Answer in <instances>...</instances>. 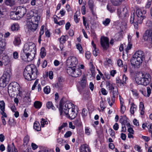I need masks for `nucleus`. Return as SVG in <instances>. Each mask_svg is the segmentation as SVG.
<instances>
[{
  "mask_svg": "<svg viewBox=\"0 0 152 152\" xmlns=\"http://www.w3.org/2000/svg\"><path fill=\"white\" fill-rule=\"evenodd\" d=\"M77 58L75 56L69 57L66 61V64L69 66L67 72L71 76L76 77L81 74V71L79 69Z\"/></svg>",
  "mask_w": 152,
  "mask_h": 152,
  "instance_id": "f257e3e1",
  "label": "nucleus"
},
{
  "mask_svg": "<svg viewBox=\"0 0 152 152\" xmlns=\"http://www.w3.org/2000/svg\"><path fill=\"white\" fill-rule=\"evenodd\" d=\"M63 100L61 99L60 102L59 110L60 115L65 114L67 117L69 116L71 118H75L76 113L75 111L73 105L68 101L63 104Z\"/></svg>",
  "mask_w": 152,
  "mask_h": 152,
  "instance_id": "f03ea898",
  "label": "nucleus"
},
{
  "mask_svg": "<svg viewBox=\"0 0 152 152\" xmlns=\"http://www.w3.org/2000/svg\"><path fill=\"white\" fill-rule=\"evenodd\" d=\"M23 75L25 79L28 80H34L37 77V69L33 64L28 65L24 69Z\"/></svg>",
  "mask_w": 152,
  "mask_h": 152,
  "instance_id": "7ed1b4c3",
  "label": "nucleus"
},
{
  "mask_svg": "<svg viewBox=\"0 0 152 152\" xmlns=\"http://www.w3.org/2000/svg\"><path fill=\"white\" fill-rule=\"evenodd\" d=\"M136 83L138 85L146 86L151 81V76L148 73H139L137 74L135 77Z\"/></svg>",
  "mask_w": 152,
  "mask_h": 152,
  "instance_id": "20e7f679",
  "label": "nucleus"
},
{
  "mask_svg": "<svg viewBox=\"0 0 152 152\" xmlns=\"http://www.w3.org/2000/svg\"><path fill=\"white\" fill-rule=\"evenodd\" d=\"M20 90V86L17 82H14L9 85L8 87V91L9 95L12 96L14 97L16 92L19 91Z\"/></svg>",
  "mask_w": 152,
  "mask_h": 152,
  "instance_id": "39448f33",
  "label": "nucleus"
},
{
  "mask_svg": "<svg viewBox=\"0 0 152 152\" xmlns=\"http://www.w3.org/2000/svg\"><path fill=\"white\" fill-rule=\"evenodd\" d=\"M36 53L21 51L20 57L25 61L29 62L32 61L34 58Z\"/></svg>",
  "mask_w": 152,
  "mask_h": 152,
  "instance_id": "423d86ee",
  "label": "nucleus"
},
{
  "mask_svg": "<svg viewBox=\"0 0 152 152\" xmlns=\"http://www.w3.org/2000/svg\"><path fill=\"white\" fill-rule=\"evenodd\" d=\"M36 48L35 44L32 42H28L25 43L21 51L36 53Z\"/></svg>",
  "mask_w": 152,
  "mask_h": 152,
  "instance_id": "0eeeda50",
  "label": "nucleus"
},
{
  "mask_svg": "<svg viewBox=\"0 0 152 152\" xmlns=\"http://www.w3.org/2000/svg\"><path fill=\"white\" fill-rule=\"evenodd\" d=\"M10 78V75L8 72L4 73L0 78V86L5 87L8 83Z\"/></svg>",
  "mask_w": 152,
  "mask_h": 152,
  "instance_id": "6e6552de",
  "label": "nucleus"
},
{
  "mask_svg": "<svg viewBox=\"0 0 152 152\" xmlns=\"http://www.w3.org/2000/svg\"><path fill=\"white\" fill-rule=\"evenodd\" d=\"M26 26L28 31L34 32L37 29L38 25L37 23H34L31 22L30 19H28L27 21Z\"/></svg>",
  "mask_w": 152,
  "mask_h": 152,
  "instance_id": "1a4fd4ad",
  "label": "nucleus"
},
{
  "mask_svg": "<svg viewBox=\"0 0 152 152\" xmlns=\"http://www.w3.org/2000/svg\"><path fill=\"white\" fill-rule=\"evenodd\" d=\"M143 39L152 44V29L146 31L143 35Z\"/></svg>",
  "mask_w": 152,
  "mask_h": 152,
  "instance_id": "9d476101",
  "label": "nucleus"
},
{
  "mask_svg": "<svg viewBox=\"0 0 152 152\" xmlns=\"http://www.w3.org/2000/svg\"><path fill=\"white\" fill-rule=\"evenodd\" d=\"M101 45L102 47L104 50H107L109 47V40L106 37H102L101 38Z\"/></svg>",
  "mask_w": 152,
  "mask_h": 152,
  "instance_id": "9b49d317",
  "label": "nucleus"
},
{
  "mask_svg": "<svg viewBox=\"0 0 152 152\" xmlns=\"http://www.w3.org/2000/svg\"><path fill=\"white\" fill-rule=\"evenodd\" d=\"M142 60L133 56L131 60V64L135 68H138L142 64Z\"/></svg>",
  "mask_w": 152,
  "mask_h": 152,
  "instance_id": "f8f14e48",
  "label": "nucleus"
},
{
  "mask_svg": "<svg viewBox=\"0 0 152 152\" xmlns=\"http://www.w3.org/2000/svg\"><path fill=\"white\" fill-rule=\"evenodd\" d=\"M16 11L20 18L23 17L26 12V9L25 7L19 6L17 8Z\"/></svg>",
  "mask_w": 152,
  "mask_h": 152,
  "instance_id": "ddd939ff",
  "label": "nucleus"
},
{
  "mask_svg": "<svg viewBox=\"0 0 152 152\" xmlns=\"http://www.w3.org/2000/svg\"><path fill=\"white\" fill-rule=\"evenodd\" d=\"M80 90L85 88L87 85V79L85 75L83 76L80 81L79 82Z\"/></svg>",
  "mask_w": 152,
  "mask_h": 152,
  "instance_id": "4468645a",
  "label": "nucleus"
},
{
  "mask_svg": "<svg viewBox=\"0 0 152 152\" xmlns=\"http://www.w3.org/2000/svg\"><path fill=\"white\" fill-rule=\"evenodd\" d=\"M40 19V16L37 14H35L33 16L30 15L29 18H27V20L30 19L31 22H33L34 23L38 24Z\"/></svg>",
  "mask_w": 152,
  "mask_h": 152,
  "instance_id": "2eb2a0df",
  "label": "nucleus"
},
{
  "mask_svg": "<svg viewBox=\"0 0 152 152\" xmlns=\"http://www.w3.org/2000/svg\"><path fill=\"white\" fill-rule=\"evenodd\" d=\"M137 20L136 21V23H134V28L137 30L138 29V23H142L143 20L145 18V17H140L137 16Z\"/></svg>",
  "mask_w": 152,
  "mask_h": 152,
  "instance_id": "dca6fc26",
  "label": "nucleus"
},
{
  "mask_svg": "<svg viewBox=\"0 0 152 152\" xmlns=\"http://www.w3.org/2000/svg\"><path fill=\"white\" fill-rule=\"evenodd\" d=\"M144 56V54L142 51L141 50H139L137 51L133 56L143 60Z\"/></svg>",
  "mask_w": 152,
  "mask_h": 152,
  "instance_id": "f3484780",
  "label": "nucleus"
},
{
  "mask_svg": "<svg viewBox=\"0 0 152 152\" xmlns=\"http://www.w3.org/2000/svg\"><path fill=\"white\" fill-rule=\"evenodd\" d=\"M105 85L106 88L109 91H112L115 89V84L113 83H111L109 81H106L105 82Z\"/></svg>",
  "mask_w": 152,
  "mask_h": 152,
  "instance_id": "a211bd4d",
  "label": "nucleus"
},
{
  "mask_svg": "<svg viewBox=\"0 0 152 152\" xmlns=\"http://www.w3.org/2000/svg\"><path fill=\"white\" fill-rule=\"evenodd\" d=\"M140 91L145 97H149L151 92V89L149 87H148L146 88V92L145 91H143L142 90H140Z\"/></svg>",
  "mask_w": 152,
  "mask_h": 152,
  "instance_id": "6ab92c4d",
  "label": "nucleus"
},
{
  "mask_svg": "<svg viewBox=\"0 0 152 152\" xmlns=\"http://www.w3.org/2000/svg\"><path fill=\"white\" fill-rule=\"evenodd\" d=\"M80 152H90V150L88 145L86 144L81 145L80 148Z\"/></svg>",
  "mask_w": 152,
  "mask_h": 152,
  "instance_id": "aec40b11",
  "label": "nucleus"
},
{
  "mask_svg": "<svg viewBox=\"0 0 152 152\" xmlns=\"http://www.w3.org/2000/svg\"><path fill=\"white\" fill-rule=\"evenodd\" d=\"M6 42L4 39L0 40V53H1L5 50Z\"/></svg>",
  "mask_w": 152,
  "mask_h": 152,
  "instance_id": "412c9836",
  "label": "nucleus"
},
{
  "mask_svg": "<svg viewBox=\"0 0 152 152\" xmlns=\"http://www.w3.org/2000/svg\"><path fill=\"white\" fill-rule=\"evenodd\" d=\"M146 13V11L140 9H138L137 10L136 12V14L137 16L140 17H145V14Z\"/></svg>",
  "mask_w": 152,
  "mask_h": 152,
  "instance_id": "4be33fe9",
  "label": "nucleus"
},
{
  "mask_svg": "<svg viewBox=\"0 0 152 152\" xmlns=\"http://www.w3.org/2000/svg\"><path fill=\"white\" fill-rule=\"evenodd\" d=\"M18 15L17 13V11H11L10 12V18L13 20H18V18L17 15Z\"/></svg>",
  "mask_w": 152,
  "mask_h": 152,
  "instance_id": "5701e85b",
  "label": "nucleus"
},
{
  "mask_svg": "<svg viewBox=\"0 0 152 152\" xmlns=\"http://www.w3.org/2000/svg\"><path fill=\"white\" fill-rule=\"evenodd\" d=\"M89 66L91 71V75L92 77H94L95 74V67L92 62H90Z\"/></svg>",
  "mask_w": 152,
  "mask_h": 152,
  "instance_id": "b1692460",
  "label": "nucleus"
},
{
  "mask_svg": "<svg viewBox=\"0 0 152 152\" xmlns=\"http://www.w3.org/2000/svg\"><path fill=\"white\" fill-rule=\"evenodd\" d=\"M13 43L15 46H19L21 43V40L20 37L17 36L15 37Z\"/></svg>",
  "mask_w": 152,
  "mask_h": 152,
  "instance_id": "393cba45",
  "label": "nucleus"
},
{
  "mask_svg": "<svg viewBox=\"0 0 152 152\" xmlns=\"http://www.w3.org/2000/svg\"><path fill=\"white\" fill-rule=\"evenodd\" d=\"M91 44L94 49L93 52V53L95 56H96L99 53L98 49L96 48V45L94 43V42L93 41L91 42Z\"/></svg>",
  "mask_w": 152,
  "mask_h": 152,
  "instance_id": "a878e982",
  "label": "nucleus"
},
{
  "mask_svg": "<svg viewBox=\"0 0 152 152\" xmlns=\"http://www.w3.org/2000/svg\"><path fill=\"white\" fill-rule=\"evenodd\" d=\"M33 127L34 129L37 131H40L41 129L39 122L37 121L34 122Z\"/></svg>",
  "mask_w": 152,
  "mask_h": 152,
  "instance_id": "bb28decb",
  "label": "nucleus"
},
{
  "mask_svg": "<svg viewBox=\"0 0 152 152\" xmlns=\"http://www.w3.org/2000/svg\"><path fill=\"white\" fill-rule=\"evenodd\" d=\"M80 14V12L79 11H77L75 14L74 18L75 22L77 23L79 21L80 19L78 18V17L79 16Z\"/></svg>",
  "mask_w": 152,
  "mask_h": 152,
  "instance_id": "cd10ccee",
  "label": "nucleus"
},
{
  "mask_svg": "<svg viewBox=\"0 0 152 152\" xmlns=\"http://www.w3.org/2000/svg\"><path fill=\"white\" fill-rule=\"evenodd\" d=\"M137 107V106L134 104L132 102L131 104V106L130 108V112L132 114H133L134 112L136 110Z\"/></svg>",
  "mask_w": 152,
  "mask_h": 152,
  "instance_id": "c85d7f7f",
  "label": "nucleus"
},
{
  "mask_svg": "<svg viewBox=\"0 0 152 152\" xmlns=\"http://www.w3.org/2000/svg\"><path fill=\"white\" fill-rule=\"evenodd\" d=\"M5 4L9 6L10 7L13 6L15 4L14 0H4Z\"/></svg>",
  "mask_w": 152,
  "mask_h": 152,
  "instance_id": "c756f323",
  "label": "nucleus"
},
{
  "mask_svg": "<svg viewBox=\"0 0 152 152\" xmlns=\"http://www.w3.org/2000/svg\"><path fill=\"white\" fill-rule=\"evenodd\" d=\"M19 28V25L18 23H14L12 25L11 29L12 31H16L18 30Z\"/></svg>",
  "mask_w": 152,
  "mask_h": 152,
  "instance_id": "7c9ffc66",
  "label": "nucleus"
},
{
  "mask_svg": "<svg viewBox=\"0 0 152 152\" xmlns=\"http://www.w3.org/2000/svg\"><path fill=\"white\" fill-rule=\"evenodd\" d=\"M74 124L77 126H78L81 125V122L80 118L79 117L77 118L74 121Z\"/></svg>",
  "mask_w": 152,
  "mask_h": 152,
  "instance_id": "2f4dec72",
  "label": "nucleus"
},
{
  "mask_svg": "<svg viewBox=\"0 0 152 152\" xmlns=\"http://www.w3.org/2000/svg\"><path fill=\"white\" fill-rule=\"evenodd\" d=\"M68 39L67 36H62L59 39L60 42L61 44H63Z\"/></svg>",
  "mask_w": 152,
  "mask_h": 152,
  "instance_id": "473e14b6",
  "label": "nucleus"
},
{
  "mask_svg": "<svg viewBox=\"0 0 152 152\" xmlns=\"http://www.w3.org/2000/svg\"><path fill=\"white\" fill-rule=\"evenodd\" d=\"M14 147H15L14 143L13 142H12V145H8L7 147V151L8 152H10V151H13L14 150Z\"/></svg>",
  "mask_w": 152,
  "mask_h": 152,
  "instance_id": "72a5a7b5",
  "label": "nucleus"
},
{
  "mask_svg": "<svg viewBox=\"0 0 152 152\" xmlns=\"http://www.w3.org/2000/svg\"><path fill=\"white\" fill-rule=\"evenodd\" d=\"M40 54L42 58H43L46 56L45 50L44 47L41 48Z\"/></svg>",
  "mask_w": 152,
  "mask_h": 152,
  "instance_id": "f704fd0d",
  "label": "nucleus"
},
{
  "mask_svg": "<svg viewBox=\"0 0 152 152\" xmlns=\"http://www.w3.org/2000/svg\"><path fill=\"white\" fill-rule=\"evenodd\" d=\"M92 132L91 129L88 127H86L85 128V133L87 135H90Z\"/></svg>",
  "mask_w": 152,
  "mask_h": 152,
  "instance_id": "c9c22d12",
  "label": "nucleus"
},
{
  "mask_svg": "<svg viewBox=\"0 0 152 152\" xmlns=\"http://www.w3.org/2000/svg\"><path fill=\"white\" fill-rule=\"evenodd\" d=\"M132 92L133 96L136 99H137L139 97V93L136 90L133 89L131 90Z\"/></svg>",
  "mask_w": 152,
  "mask_h": 152,
  "instance_id": "e433bc0d",
  "label": "nucleus"
},
{
  "mask_svg": "<svg viewBox=\"0 0 152 152\" xmlns=\"http://www.w3.org/2000/svg\"><path fill=\"white\" fill-rule=\"evenodd\" d=\"M47 107L48 109L51 108L52 110H54L55 107L54 106L52 102H48L46 104Z\"/></svg>",
  "mask_w": 152,
  "mask_h": 152,
  "instance_id": "4c0bfd02",
  "label": "nucleus"
},
{
  "mask_svg": "<svg viewBox=\"0 0 152 152\" xmlns=\"http://www.w3.org/2000/svg\"><path fill=\"white\" fill-rule=\"evenodd\" d=\"M43 91L45 94H48L50 91V87L49 86H47L43 88Z\"/></svg>",
  "mask_w": 152,
  "mask_h": 152,
  "instance_id": "58836bf2",
  "label": "nucleus"
},
{
  "mask_svg": "<svg viewBox=\"0 0 152 152\" xmlns=\"http://www.w3.org/2000/svg\"><path fill=\"white\" fill-rule=\"evenodd\" d=\"M42 103L39 101H36L34 103V106L36 108H40L42 106Z\"/></svg>",
  "mask_w": 152,
  "mask_h": 152,
  "instance_id": "ea45409f",
  "label": "nucleus"
},
{
  "mask_svg": "<svg viewBox=\"0 0 152 152\" xmlns=\"http://www.w3.org/2000/svg\"><path fill=\"white\" fill-rule=\"evenodd\" d=\"M76 47L79 50L80 54H83V53L84 51L81 45L79 44H77L76 45Z\"/></svg>",
  "mask_w": 152,
  "mask_h": 152,
  "instance_id": "a19ab883",
  "label": "nucleus"
},
{
  "mask_svg": "<svg viewBox=\"0 0 152 152\" xmlns=\"http://www.w3.org/2000/svg\"><path fill=\"white\" fill-rule=\"evenodd\" d=\"M5 104L3 100L0 101V109L1 111L5 110Z\"/></svg>",
  "mask_w": 152,
  "mask_h": 152,
  "instance_id": "79ce46f5",
  "label": "nucleus"
},
{
  "mask_svg": "<svg viewBox=\"0 0 152 152\" xmlns=\"http://www.w3.org/2000/svg\"><path fill=\"white\" fill-rule=\"evenodd\" d=\"M117 12L118 15H120L121 13L124 15H126L127 13V9L125 8H123V11L122 12H121V10L118 9L117 10Z\"/></svg>",
  "mask_w": 152,
  "mask_h": 152,
  "instance_id": "37998d69",
  "label": "nucleus"
},
{
  "mask_svg": "<svg viewBox=\"0 0 152 152\" xmlns=\"http://www.w3.org/2000/svg\"><path fill=\"white\" fill-rule=\"evenodd\" d=\"M63 86V83L57 82L54 84V86L56 88H61Z\"/></svg>",
  "mask_w": 152,
  "mask_h": 152,
  "instance_id": "c03bdc74",
  "label": "nucleus"
},
{
  "mask_svg": "<svg viewBox=\"0 0 152 152\" xmlns=\"http://www.w3.org/2000/svg\"><path fill=\"white\" fill-rule=\"evenodd\" d=\"M122 38V35L120 34H117L115 36V39L116 41H120Z\"/></svg>",
  "mask_w": 152,
  "mask_h": 152,
  "instance_id": "a18cd8bd",
  "label": "nucleus"
},
{
  "mask_svg": "<svg viewBox=\"0 0 152 152\" xmlns=\"http://www.w3.org/2000/svg\"><path fill=\"white\" fill-rule=\"evenodd\" d=\"M29 138L28 136H26L23 139V145H27L29 141Z\"/></svg>",
  "mask_w": 152,
  "mask_h": 152,
  "instance_id": "49530a36",
  "label": "nucleus"
},
{
  "mask_svg": "<svg viewBox=\"0 0 152 152\" xmlns=\"http://www.w3.org/2000/svg\"><path fill=\"white\" fill-rule=\"evenodd\" d=\"M83 24L85 26L86 28L88 30L89 28V27L88 26V24L86 22V18L85 17L83 16Z\"/></svg>",
  "mask_w": 152,
  "mask_h": 152,
  "instance_id": "de8ad7c7",
  "label": "nucleus"
},
{
  "mask_svg": "<svg viewBox=\"0 0 152 152\" xmlns=\"http://www.w3.org/2000/svg\"><path fill=\"white\" fill-rule=\"evenodd\" d=\"M110 19L106 18L102 22L103 24L105 26H108L110 23Z\"/></svg>",
  "mask_w": 152,
  "mask_h": 152,
  "instance_id": "09e8293b",
  "label": "nucleus"
},
{
  "mask_svg": "<svg viewBox=\"0 0 152 152\" xmlns=\"http://www.w3.org/2000/svg\"><path fill=\"white\" fill-rule=\"evenodd\" d=\"M134 14L133 13V14H132L131 16L130 22V23H136V22L134 21Z\"/></svg>",
  "mask_w": 152,
  "mask_h": 152,
  "instance_id": "8fccbe9b",
  "label": "nucleus"
},
{
  "mask_svg": "<svg viewBox=\"0 0 152 152\" xmlns=\"http://www.w3.org/2000/svg\"><path fill=\"white\" fill-rule=\"evenodd\" d=\"M40 123L42 127H43L45 125L47 124L48 122L47 121L45 120V119L42 118L40 121Z\"/></svg>",
  "mask_w": 152,
  "mask_h": 152,
  "instance_id": "3c124183",
  "label": "nucleus"
},
{
  "mask_svg": "<svg viewBox=\"0 0 152 152\" xmlns=\"http://www.w3.org/2000/svg\"><path fill=\"white\" fill-rule=\"evenodd\" d=\"M120 2V0H112V2L115 6L118 5Z\"/></svg>",
  "mask_w": 152,
  "mask_h": 152,
  "instance_id": "603ef678",
  "label": "nucleus"
},
{
  "mask_svg": "<svg viewBox=\"0 0 152 152\" xmlns=\"http://www.w3.org/2000/svg\"><path fill=\"white\" fill-rule=\"evenodd\" d=\"M127 80V77L126 76L124 75L123 76L122 82H121V84H123L124 83H126Z\"/></svg>",
  "mask_w": 152,
  "mask_h": 152,
  "instance_id": "864d4df0",
  "label": "nucleus"
},
{
  "mask_svg": "<svg viewBox=\"0 0 152 152\" xmlns=\"http://www.w3.org/2000/svg\"><path fill=\"white\" fill-rule=\"evenodd\" d=\"M126 110V107L123 104L121 105V113H124Z\"/></svg>",
  "mask_w": 152,
  "mask_h": 152,
  "instance_id": "5fc2aeb1",
  "label": "nucleus"
},
{
  "mask_svg": "<svg viewBox=\"0 0 152 152\" xmlns=\"http://www.w3.org/2000/svg\"><path fill=\"white\" fill-rule=\"evenodd\" d=\"M72 134V132L70 131H68L66 132L64 135L65 138H68L70 137Z\"/></svg>",
  "mask_w": 152,
  "mask_h": 152,
  "instance_id": "6e6d98bb",
  "label": "nucleus"
},
{
  "mask_svg": "<svg viewBox=\"0 0 152 152\" xmlns=\"http://www.w3.org/2000/svg\"><path fill=\"white\" fill-rule=\"evenodd\" d=\"M23 102L25 103H28L30 102V99L28 96H25L23 98Z\"/></svg>",
  "mask_w": 152,
  "mask_h": 152,
  "instance_id": "4d7b16f0",
  "label": "nucleus"
},
{
  "mask_svg": "<svg viewBox=\"0 0 152 152\" xmlns=\"http://www.w3.org/2000/svg\"><path fill=\"white\" fill-rule=\"evenodd\" d=\"M38 80H36L34 82V83L31 89L32 90H34V89L36 86L38 84Z\"/></svg>",
  "mask_w": 152,
  "mask_h": 152,
  "instance_id": "13d9d810",
  "label": "nucleus"
},
{
  "mask_svg": "<svg viewBox=\"0 0 152 152\" xmlns=\"http://www.w3.org/2000/svg\"><path fill=\"white\" fill-rule=\"evenodd\" d=\"M101 92L102 94L104 95H106L107 94V92L106 90L104 88H102L101 89Z\"/></svg>",
  "mask_w": 152,
  "mask_h": 152,
  "instance_id": "bf43d9fd",
  "label": "nucleus"
},
{
  "mask_svg": "<svg viewBox=\"0 0 152 152\" xmlns=\"http://www.w3.org/2000/svg\"><path fill=\"white\" fill-rule=\"evenodd\" d=\"M118 65L120 67H122L123 66V64L122 61L121 59H118L117 61Z\"/></svg>",
  "mask_w": 152,
  "mask_h": 152,
  "instance_id": "052dcab7",
  "label": "nucleus"
},
{
  "mask_svg": "<svg viewBox=\"0 0 152 152\" xmlns=\"http://www.w3.org/2000/svg\"><path fill=\"white\" fill-rule=\"evenodd\" d=\"M94 2L93 0H89L88 1V5L90 8H91L93 6Z\"/></svg>",
  "mask_w": 152,
  "mask_h": 152,
  "instance_id": "680f3d73",
  "label": "nucleus"
},
{
  "mask_svg": "<svg viewBox=\"0 0 152 152\" xmlns=\"http://www.w3.org/2000/svg\"><path fill=\"white\" fill-rule=\"evenodd\" d=\"M134 149L136 150L138 152H141V148L140 146H139V145H137L134 146Z\"/></svg>",
  "mask_w": 152,
  "mask_h": 152,
  "instance_id": "e2e57ef3",
  "label": "nucleus"
},
{
  "mask_svg": "<svg viewBox=\"0 0 152 152\" xmlns=\"http://www.w3.org/2000/svg\"><path fill=\"white\" fill-rule=\"evenodd\" d=\"M31 146L33 150L36 149L38 147V146L35 143H32L31 144Z\"/></svg>",
  "mask_w": 152,
  "mask_h": 152,
  "instance_id": "0e129e2a",
  "label": "nucleus"
},
{
  "mask_svg": "<svg viewBox=\"0 0 152 152\" xmlns=\"http://www.w3.org/2000/svg\"><path fill=\"white\" fill-rule=\"evenodd\" d=\"M13 58L15 59H17L18 58V54L17 52L15 51L13 54Z\"/></svg>",
  "mask_w": 152,
  "mask_h": 152,
  "instance_id": "69168bd1",
  "label": "nucleus"
},
{
  "mask_svg": "<svg viewBox=\"0 0 152 152\" xmlns=\"http://www.w3.org/2000/svg\"><path fill=\"white\" fill-rule=\"evenodd\" d=\"M113 129L115 130H117L119 128V125L118 123H115L113 126Z\"/></svg>",
  "mask_w": 152,
  "mask_h": 152,
  "instance_id": "338daca9",
  "label": "nucleus"
},
{
  "mask_svg": "<svg viewBox=\"0 0 152 152\" xmlns=\"http://www.w3.org/2000/svg\"><path fill=\"white\" fill-rule=\"evenodd\" d=\"M85 56L86 58L88 59L90 58L91 56V53L89 52H86L85 53Z\"/></svg>",
  "mask_w": 152,
  "mask_h": 152,
  "instance_id": "774afa93",
  "label": "nucleus"
}]
</instances>
